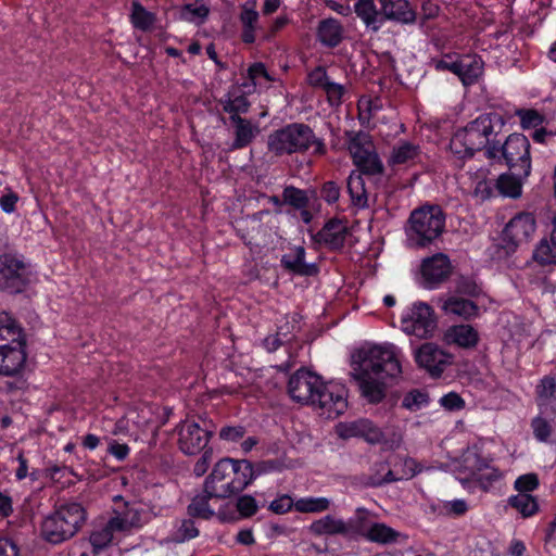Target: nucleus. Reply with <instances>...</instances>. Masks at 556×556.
<instances>
[{"mask_svg": "<svg viewBox=\"0 0 556 556\" xmlns=\"http://www.w3.org/2000/svg\"><path fill=\"white\" fill-rule=\"evenodd\" d=\"M401 374L400 350L394 344L363 346L353 354L351 375L370 403L381 402L386 395V381Z\"/></svg>", "mask_w": 556, "mask_h": 556, "instance_id": "1", "label": "nucleus"}, {"mask_svg": "<svg viewBox=\"0 0 556 556\" xmlns=\"http://www.w3.org/2000/svg\"><path fill=\"white\" fill-rule=\"evenodd\" d=\"M275 468L271 460L253 465L247 459L223 458L215 464L205 479V492L217 500L228 498L243 491L260 475Z\"/></svg>", "mask_w": 556, "mask_h": 556, "instance_id": "2", "label": "nucleus"}, {"mask_svg": "<svg viewBox=\"0 0 556 556\" xmlns=\"http://www.w3.org/2000/svg\"><path fill=\"white\" fill-rule=\"evenodd\" d=\"M22 328L8 313L0 314V375L14 376L26 362Z\"/></svg>", "mask_w": 556, "mask_h": 556, "instance_id": "3", "label": "nucleus"}, {"mask_svg": "<svg viewBox=\"0 0 556 556\" xmlns=\"http://www.w3.org/2000/svg\"><path fill=\"white\" fill-rule=\"evenodd\" d=\"M268 150L275 155H285L306 151L314 146V152L324 154L325 144L317 139L312 128L304 124H290L268 136Z\"/></svg>", "mask_w": 556, "mask_h": 556, "instance_id": "4", "label": "nucleus"}, {"mask_svg": "<svg viewBox=\"0 0 556 556\" xmlns=\"http://www.w3.org/2000/svg\"><path fill=\"white\" fill-rule=\"evenodd\" d=\"M445 228V214L439 205L415 208L408 218L406 235L414 247L424 248L437 240Z\"/></svg>", "mask_w": 556, "mask_h": 556, "instance_id": "5", "label": "nucleus"}, {"mask_svg": "<svg viewBox=\"0 0 556 556\" xmlns=\"http://www.w3.org/2000/svg\"><path fill=\"white\" fill-rule=\"evenodd\" d=\"M85 520L86 513L80 504L66 503L43 520L41 534L46 541L59 544L74 536Z\"/></svg>", "mask_w": 556, "mask_h": 556, "instance_id": "6", "label": "nucleus"}, {"mask_svg": "<svg viewBox=\"0 0 556 556\" xmlns=\"http://www.w3.org/2000/svg\"><path fill=\"white\" fill-rule=\"evenodd\" d=\"M493 134V119L491 115L483 114L458 130L452 137L450 148L459 157H471L476 151L484 148L488 150L491 144H495L491 139Z\"/></svg>", "mask_w": 556, "mask_h": 556, "instance_id": "7", "label": "nucleus"}, {"mask_svg": "<svg viewBox=\"0 0 556 556\" xmlns=\"http://www.w3.org/2000/svg\"><path fill=\"white\" fill-rule=\"evenodd\" d=\"M485 154L489 159H503L515 175L529 176L531 173L530 142L522 134L509 135L503 144H491Z\"/></svg>", "mask_w": 556, "mask_h": 556, "instance_id": "8", "label": "nucleus"}, {"mask_svg": "<svg viewBox=\"0 0 556 556\" xmlns=\"http://www.w3.org/2000/svg\"><path fill=\"white\" fill-rule=\"evenodd\" d=\"M346 144L354 164L364 174H380L382 163L376 153L371 137L365 131H345Z\"/></svg>", "mask_w": 556, "mask_h": 556, "instance_id": "9", "label": "nucleus"}, {"mask_svg": "<svg viewBox=\"0 0 556 556\" xmlns=\"http://www.w3.org/2000/svg\"><path fill=\"white\" fill-rule=\"evenodd\" d=\"M438 328V319L433 308L425 302H416L401 316V329L408 336L418 339H430Z\"/></svg>", "mask_w": 556, "mask_h": 556, "instance_id": "10", "label": "nucleus"}, {"mask_svg": "<svg viewBox=\"0 0 556 556\" xmlns=\"http://www.w3.org/2000/svg\"><path fill=\"white\" fill-rule=\"evenodd\" d=\"M346 397L348 391L342 384L333 382L325 383L323 381L311 405L318 409L321 416L336 418L345 412L348 407Z\"/></svg>", "mask_w": 556, "mask_h": 556, "instance_id": "11", "label": "nucleus"}, {"mask_svg": "<svg viewBox=\"0 0 556 556\" xmlns=\"http://www.w3.org/2000/svg\"><path fill=\"white\" fill-rule=\"evenodd\" d=\"M28 266L14 254L0 255V290L21 292L27 285Z\"/></svg>", "mask_w": 556, "mask_h": 556, "instance_id": "12", "label": "nucleus"}, {"mask_svg": "<svg viewBox=\"0 0 556 556\" xmlns=\"http://www.w3.org/2000/svg\"><path fill=\"white\" fill-rule=\"evenodd\" d=\"M535 231V219L530 213L515 215L503 231V242L506 253H513L516 249L527 243Z\"/></svg>", "mask_w": 556, "mask_h": 556, "instance_id": "13", "label": "nucleus"}, {"mask_svg": "<svg viewBox=\"0 0 556 556\" xmlns=\"http://www.w3.org/2000/svg\"><path fill=\"white\" fill-rule=\"evenodd\" d=\"M414 358L420 368L427 370L432 377H440L444 369L452 364V355L438 344L426 342L414 352Z\"/></svg>", "mask_w": 556, "mask_h": 556, "instance_id": "14", "label": "nucleus"}, {"mask_svg": "<svg viewBox=\"0 0 556 556\" xmlns=\"http://www.w3.org/2000/svg\"><path fill=\"white\" fill-rule=\"evenodd\" d=\"M321 382L323 380L317 375L299 369L289 379L288 392L293 401L311 405Z\"/></svg>", "mask_w": 556, "mask_h": 556, "instance_id": "15", "label": "nucleus"}, {"mask_svg": "<svg viewBox=\"0 0 556 556\" xmlns=\"http://www.w3.org/2000/svg\"><path fill=\"white\" fill-rule=\"evenodd\" d=\"M211 431L198 422L185 421L179 428V448L188 455L200 453L208 443Z\"/></svg>", "mask_w": 556, "mask_h": 556, "instance_id": "16", "label": "nucleus"}, {"mask_svg": "<svg viewBox=\"0 0 556 556\" xmlns=\"http://www.w3.org/2000/svg\"><path fill=\"white\" fill-rule=\"evenodd\" d=\"M421 471V466L410 457H404L394 464V469H388L384 476H368L366 485L381 486L402 480H408Z\"/></svg>", "mask_w": 556, "mask_h": 556, "instance_id": "17", "label": "nucleus"}, {"mask_svg": "<svg viewBox=\"0 0 556 556\" xmlns=\"http://www.w3.org/2000/svg\"><path fill=\"white\" fill-rule=\"evenodd\" d=\"M337 433L342 439L363 438L371 444L381 443L383 432L368 419H357L338 425Z\"/></svg>", "mask_w": 556, "mask_h": 556, "instance_id": "18", "label": "nucleus"}, {"mask_svg": "<svg viewBox=\"0 0 556 556\" xmlns=\"http://www.w3.org/2000/svg\"><path fill=\"white\" fill-rule=\"evenodd\" d=\"M380 7L382 24L386 21L399 24H413L416 21V12L407 0H377Z\"/></svg>", "mask_w": 556, "mask_h": 556, "instance_id": "19", "label": "nucleus"}, {"mask_svg": "<svg viewBox=\"0 0 556 556\" xmlns=\"http://www.w3.org/2000/svg\"><path fill=\"white\" fill-rule=\"evenodd\" d=\"M144 515L146 513L141 508L124 503L123 508L113 510L111 516L112 526L119 530L121 533H129L134 529H140L147 523Z\"/></svg>", "mask_w": 556, "mask_h": 556, "instance_id": "20", "label": "nucleus"}, {"mask_svg": "<svg viewBox=\"0 0 556 556\" xmlns=\"http://www.w3.org/2000/svg\"><path fill=\"white\" fill-rule=\"evenodd\" d=\"M451 269L448 257L439 253L424 261L421 274L426 282L432 287L444 281L450 276Z\"/></svg>", "mask_w": 556, "mask_h": 556, "instance_id": "21", "label": "nucleus"}, {"mask_svg": "<svg viewBox=\"0 0 556 556\" xmlns=\"http://www.w3.org/2000/svg\"><path fill=\"white\" fill-rule=\"evenodd\" d=\"M305 254L306 252L303 247H294L282 255L281 265L288 271L299 276H315L318 273V267L314 263H306Z\"/></svg>", "mask_w": 556, "mask_h": 556, "instance_id": "22", "label": "nucleus"}, {"mask_svg": "<svg viewBox=\"0 0 556 556\" xmlns=\"http://www.w3.org/2000/svg\"><path fill=\"white\" fill-rule=\"evenodd\" d=\"M440 307L447 316H455L463 319H471L478 316L479 307L471 300L459 295H448L440 299Z\"/></svg>", "mask_w": 556, "mask_h": 556, "instance_id": "23", "label": "nucleus"}, {"mask_svg": "<svg viewBox=\"0 0 556 556\" xmlns=\"http://www.w3.org/2000/svg\"><path fill=\"white\" fill-rule=\"evenodd\" d=\"M229 121L233 128L232 150H239L248 147L260 134L257 123L241 116H229Z\"/></svg>", "mask_w": 556, "mask_h": 556, "instance_id": "24", "label": "nucleus"}, {"mask_svg": "<svg viewBox=\"0 0 556 556\" xmlns=\"http://www.w3.org/2000/svg\"><path fill=\"white\" fill-rule=\"evenodd\" d=\"M534 438L539 442H556V408L541 413L531 421Z\"/></svg>", "mask_w": 556, "mask_h": 556, "instance_id": "25", "label": "nucleus"}, {"mask_svg": "<svg viewBox=\"0 0 556 556\" xmlns=\"http://www.w3.org/2000/svg\"><path fill=\"white\" fill-rule=\"evenodd\" d=\"M308 532L315 536H336L340 535L346 539V525L343 518L333 515H325L314 520L308 526Z\"/></svg>", "mask_w": 556, "mask_h": 556, "instance_id": "26", "label": "nucleus"}, {"mask_svg": "<svg viewBox=\"0 0 556 556\" xmlns=\"http://www.w3.org/2000/svg\"><path fill=\"white\" fill-rule=\"evenodd\" d=\"M346 238V227L340 222L332 219L328 222L315 236L318 243L325 244L332 250L341 249Z\"/></svg>", "mask_w": 556, "mask_h": 556, "instance_id": "27", "label": "nucleus"}, {"mask_svg": "<svg viewBox=\"0 0 556 556\" xmlns=\"http://www.w3.org/2000/svg\"><path fill=\"white\" fill-rule=\"evenodd\" d=\"M374 513L365 507H357L354 516L345 520L346 525V539L355 540L367 535L370 527L374 523Z\"/></svg>", "mask_w": 556, "mask_h": 556, "instance_id": "28", "label": "nucleus"}, {"mask_svg": "<svg viewBox=\"0 0 556 556\" xmlns=\"http://www.w3.org/2000/svg\"><path fill=\"white\" fill-rule=\"evenodd\" d=\"M354 12L363 21L367 28L378 31L382 26L380 7L376 0H357L354 4Z\"/></svg>", "mask_w": 556, "mask_h": 556, "instance_id": "29", "label": "nucleus"}, {"mask_svg": "<svg viewBox=\"0 0 556 556\" xmlns=\"http://www.w3.org/2000/svg\"><path fill=\"white\" fill-rule=\"evenodd\" d=\"M119 530L112 526V518L110 517L105 523L96 526L89 535V543L92 547L94 555L100 554L103 549L109 547L115 540Z\"/></svg>", "mask_w": 556, "mask_h": 556, "instance_id": "30", "label": "nucleus"}, {"mask_svg": "<svg viewBox=\"0 0 556 556\" xmlns=\"http://www.w3.org/2000/svg\"><path fill=\"white\" fill-rule=\"evenodd\" d=\"M491 462L482 454V450L478 444L467 447L462 455V468L470 478H473Z\"/></svg>", "mask_w": 556, "mask_h": 556, "instance_id": "31", "label": "nucleus"}, {"mask_svg": "<svg viewBox=\"0 0 556 556\" xmlns=\"http://www.w3.org/2000/svg\"><path fill=\"white\" fill-rule=\"evenodd\" d=\"M317 35L320 42L327 47H337L343 35V27L336 18H326L319 22Z\"/></svg>", "mask_w": 556, "mask_h": 556, "instance_id": "32", "label": "nucleus"}, {"mask_svg": "<svg viewBox=\"0 0 556 556\" xmlns=\"http://www.w3.org/2000/svg\"><path fill=\"white\" fill-rule=\"evenodd\" d=\"M446 341L462 348H473L477 345L478 332L470 325H457L448 328L445 334Z\"/></svg>", "mask_w": 556, "mask_h": 556, "instance_id": "33", "label": "nucleus"}, {"mask_svg": "<svg viewBox=\"0 0 556 556\" xmlns=\"http://www.w3.org/2000/svg\"><path fill=\"white\" fill-rule=\"evenodd\" d=\"M457 76L466 86L472 85L482 75L483 62L477 56H467L458 61Z\"/></svg>", "mask_w": 556, "mask_h": 556, "instance_id": "34", "label": "nucleus"}, {"mask_svg": "<svg viewBox=\"0 0 556 556\" xmlns=\"http://www.w3.org/2000/svg\"><path fill=\"white\" fill-rule=\"evenodd\" d=\"M556 380L553 377H544L536 387L538 405L541 413H548L556 408Z\"/></svg>", "mask_w": 556, "mask_h": 556, "instance_id": "35", "label": "nucleus"}, {"mask_svg": "<svg viewBox=\"0 0 556 556\" xmlns=\"http://www.w3.org/2000/svg\"><path fill=\"white\" fill-rule=\"evenodd\" d=\"M419 155V147L407 141H400L393 147L389 157L391 165H406L413 163Z\"/></svg>", "mask_w": 556, "mask_h": 556, "instance_id": "36", "label": "nucleus"}, {"mask_svg": "<svg viewBox=\"0 0 556 556\" xmlns=\"http://www.w3.org/2000/svg\"><path fill=\"white\" fill-rule=\"evenodd\" d=\"M401 533L383 522L374 521L365 540L377 544H391L397 541Z\"/></svg>", "mask_w": 556, "mask_h": 556, "instance_id": "37", "label": "nucleus"}, {"mask_svg": "<svg viewBox=\"0 0 556 556\" xmlns=\"http://www.w3.org/2000/svg\"><path fill=\"white\" fill-rule=\"evenodd\" d=\"M348 192L355 206L366 207L368 205L367 191L365 189V181L362 174L353 172L349 176Z\"/></svg>", "mask_w": 556, "mask_h": 556, "instance_id": "38", "label": "nucleus"}, {"mask_svg": "<svg viewBox=\"0 0 556 556\" xmlns=\"http://www.w3.org/2000/svg\"><path fill=\"white\" fill-rule=\"evenodd\" d=\"M527 177L515 175L511 172L502 174L496 181V188L503 195L518 198L521 194L522 180Z\"/></svg>", "mask_w": 556, "mask_h": 556, "instance_id": "39", "label": "nucleus"}, {"mask_svg": "<svg viewBox=\"0 0 556 556\" xmlns=\"http://www.w3.org/2000/svg\"><path fill=\"white\" fill-rule=\"evenodd\" d=\"M331 501L327 497H302L295 501V510L302 514H318L329 509Z\"/></svg>", "mask_w": 556, "mask_h": 556, "instance_id": "40", "label": "nucleus"}, {"mask_svg": "<svg viewBox=\"0 0 556 556\" xmlns=\"http://www.w3.org/2000/svg\"><path fill=\"white\" fill-rule=\"evenodd\" d=\"M508 502L509 505L516 508L523 517H530L539 509L536 500L529 493H518L509 497Z\"/></svg>", "mask_w": 556, "mask_h": 556, "instance_id": "41", "label": "nucleus"}, {"mask_svg": "<svg viewBox=\"0 0 556 556\" xmlns=\"http://www.w3.org/2000/svg\"><path fill=\"white\" fill-rule=\"evenodd\" d=\"M213 498L217 497L210 495L205 491L203 494L197 495L188 507L190 515L201 517L203 519L211 518L215 514L214 509L210 505V501Z\"/></svg>", "mask_w": 556, "mask_h": 556, "instance_id": "42", "label": "nucleus"}, {"mask_svg": "<svg viewBox=\"0 0 556 556\" xmlns=\"http://www.w3.org/2000/svg\"><path fill=\"white\" fill-rule=\"evenodd\" d=\"M503 478L502 471L490 465V463L483 468L472 481L478 483L481 490L490 491Z\"/></svg>", "mask_w": 556, "mask_h": 556, "instance_id": "43", "label": "nucleus"}, {"mask_svg": "<svg viewBox=\"0 0 556 556\" xmlns=\"http://www.w3.org/2000/svg\"><path fill=\"white\" fill-rule=\"evenodd\" d=\"M155 22L153 13L147 11L140 3H132L131 23L134 26L141 30L150 29Z\"/></svg>", "mask_w": 556, "mask_h": 556, "instance_id": "44", "label": "nucleus"}, {"mask_svg": "<svg viewBox=\"0 0 556 556\" xmlns=\"http://www.w3.org/2000/svg\"><path fill=\"white\" fill-rule=\"evenodd\" d=\"M282 199L285 203L295 208H304L308 204L306 192L293 186H289L283 189Z\"/></svg>", "mask_w": 556, "mask_h": 556, "instance_id": "45", "label": "nucleus"}, {"mask_svg": "<svg viewBox=\"0 0 556 556\" xmlns=\"http://www.w3.org/2000/svg\"><path fill=\"white\" fill-rule=\"evenodd\" d=\"M428 394L419 390L408 392L403 401L402 406L412 412H416L428 404Z\"/></svg>", "mask_w": 556, "mask_h": 556, "instance_id": "46", "label": "nucleus"}, {"mask_svg": "<svg viewBox=\"0 0 556 556\" xmlns=\"http://www.w3.org/2000/svg\"><path fill=\"white\" fill-rule=\"evenodd\" d=\"M249 108L250 102L244 96L228 99L224 104V111L230 114V116H240L241 113H247Z\"/></svg>", "mask_w": 556, "mask_h": 556, "instance_id": "47", "label": "nucleus"}, {"mask_svg": "<svg viewBox=\"0 0 556 556\" xmlns=\"http://www.w3.org/2000/svg\"><path fill=\"white\" fill-rule=\"evenodd\" d=\"M248 77L253 86H264L271 80L263 63H254L248 70Z\"/></svg>", "mask_w": 556, "mask_h": 556, "instance_id": "48", "label": "nucleus"}, {"mask_svg": "<svg viewBox=\"0 0 556 556\" xmlns=\"http://www.w3.org/2000/svg\"><path fill=\"white\" fill-rule=\"evenodd\" d=\"M534 260L541 265H551L556 263V256L552 247L546 240H542L533 253Z\"/></svg>", "mask_w": 556, "mask_h": 556, "instance_id": "49", "label": "nucleus"}, {"mask_svg": "<svg viewBox=\"0 0 556 556\" xmlns=\"http://www.w3.org/2000/svg\"><path fill=\"white\" fill-rule=\"evenodd\" d=\"M517 115L522 128H536L544 121V117L535 110H519Z\"/></svg>", "mask_w": 556, "mask_h": 556, "instance_id": "50", "label": "nucleus"}, {"mask_svg": "<svg viewBox=\"0 0 556 556\" xmlns=\"http://www.w3.org/2000/svg\"><path fill=\"white\" fill-rule=\"evenodd\" d=\"M323 90L326 92L327 99L331 105H339L342 101V97L346 91L344 85L334 83L331 79L328 81V84L325 86Z\"/></svg>", "mask_w": 556, "mask_h": 556, "instance_id": "51", "label": "nucleus"}, {"mask_svg": "<svg viewBox=\"0 0 556 556\" xmlns=\"http://www.w3.org/2000/svg\"><path fill=\"white\" fill-rule=\"evenodd\" d=\"M237 509L242 517H251L257 511V503L251 495H242L237 500Z\"/></svg>", "mask_w": 556, "mask_h": 556, "instance_id": "52", "label": "nucleus"}, {"mask_svg": "<svg viewBox=\"0 0 556 556\" xmlns=\"http://www.w3.org/2000/svg\"><path fill=\"white\" fill-rule=\"evenodd\" d=\"M538 485H539V479L535 473H528V475L520 476L515 481V489L519 493H529V492L533 491L534 489H536Z\"/></svg>", "mask_w": 556, "mask_h": 556, "instance_id": "53", "label": "nucleus"}, {"mask_svg": "<svg viewBox=\"0 0 556 556\" xmlns=\"http://www.w3.org/2000/svg\"><path fill=\"white\" fill-rule=\"evenodd\" d=\"M292 507L295 508V501H293L292 497L287 494H283L274 500L269 505V509L275 514H286L290 511Z\"/></svg>", "mask_w": 556, "mask_h": 556, "instance_id": "54", "label": "nucleus"}, {"mask_svg": "<svg viewBox=\"0 0 556 556\" xmlns=\"http://www.w3.org/2000/svg\"><path fill=\"white\" fill-rule=\"evenodd\" d=\"M340 186L336 181H327L323 185L320 197L329 204L334 203L340 198Z\"/></svg>", "mask_w": 556, "mask_h": 556, "instance_id": "55", "label": "nucleus"}, {"mask_svg": "<svg viewBox=\"0 0 556 556\" xmlns=\"http://www.w3.org/2000/svg\"><path fill=\"white\" fill-rule=\"evenodd\" d=\"M331 78L321 66L316 67L308 74V83L314 88L324 89Z\"/></svg>", "mask_w": 556, "mask_h": 556, "instance_id": "56", "label": "nucleus"}, {"mask_svg": "<svg viewBox=\"0 0 556 556\" xmlns=\"http://www.w3.org/2000/svg\"><path fill=\"white\" fill-rule=\"evenodd\" d=\"M441 405L448 410H458L464 407V400L456 393L451 392L440 399Z\"/></svg>", "mask_w": 556, "mask_h": 556, "instance_id": "57", "label": "nucleus"}, {"mask_svg": "<svg viewBox=\"0 0 556 556\" xmlns=\"http://www.w3.org/2000/svg\"><path fill=\"white\" fill-rule=\"evenodd\" d=\"M244 434L245 429L242 426L224 427L219 432L220 439L232 442L242 439Z\"/></svg>", "mask_w": 556, "mask_h": 556, "instance_id": "58", "label": "nucleus"}, {"mask_svg": "<svg viewBox=\"0 0 556 556\" xmlns=\"http://www.w3.org/2000/svg\"><path fill=\"white\" fill-rule=\"evenodd\" d=\"M240 21L243 27L256 28V23L258 21V12L252 8L243 7L240 14Z\"/></svg>", "mask_w": 556, "mask_h": 556, "instance_id": "59", "label": "nucleus"}, {"mask_svg": "<svg viewBox=\"0 0 556 556\" xmlns=\"http://www.w3.org/2000/svg\"><path fill=\"white\" fill-rule=\"evenodd\" d=\"M178 534L179 539L185 541L198 536L199 531L192 520H184L178 529Z\"/></svg>", "mask_w": 556, "mask_h": 556, "instance_id": "60", "label": "nucleus"}, {"mask_svg": "<svg viewBox=\"0 0 556 556\" xmlns=\"http://www.w3.org/2000/svg\"><path fill=\"white\" fill-rule=\"evenodd\" d=\"M108 452L113 455L118 460H124L129 453V447L127 444L118 443L115 440H111L109 443Z\"/></svg>", "mask_w": 556, "mask_h": 556, "instance_id": "61", "label": "nucleus"}, {"mask_svg": "<svg viewBox=\"0 0 556 556\" xmlns=\"http://www.w3.org/2000/svg\"><path fill=\"white\" fill-rule=\"evenodd\" d=\"M473 195L477 199L484 201L492 195V187L490 186V184L488 181L480 180L477 182V185L475 187Z\"/></svg>", "mask_w": 556, "mask_h": 556, "instance_id": "62", "label": "nucleus"}, {"mask_svg": "<svg viewBox=\"0 0 556 556\" xmlns=\"http://www.w3.org/2000/svg\"><path fill=\"white\" fill-rule=\"evenodd\" d=\"M18 201V197L14 192H9L8 194H4L0 199V206L3 212L5 213H12L15 210L16 202Z\"/></svg>", "mask_w": 556, "mask_h": 556, "instance_id": "63", "label": "nucleus"}, {"mask_svg": "<svg viewBox=\"0 0 556 556\" xmlns=\"http://www.w3.org/2000/svg\"><path fill=\"white\" fill-rule=\"evenodd\" d=\"M17 547L7 539H0V556H17Z\"/></svg>", "mask_w": 556, "mask_h": 556, "instance_id": "64", "label": "nucleus"}]
</instances>
